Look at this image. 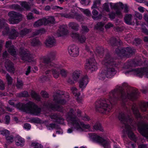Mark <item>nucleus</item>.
Returning <instances> with one entry per match:
<instances>
[{
	"label": "nucleus",
	"mask_w": 148,
	"mask_h": 148,
	"mask_svg": "<svg viewBox=\"0 0 148 148\" xmlns=\"http://www.w3.org/2000/svg\"><path fill=\"white\" fill-rule=\"evenodd\" d=\"M130 72H134L137 76L142 77L144 75L146 77L148 78V66L140 68L131 69Z\"/></svg>",
	"instance_id": "nucleus-8"
},
{
	"label": "nucleus",
	"mask_w": 148,
	"mask_h": 148,
	"mask_svg": "<svg viewBox=\"0 0 148 148\" xmlns=\"http://www.w3.org/2000/svg\"><path fill=\"white\" fill-rule=\"evenodd\" d=\"M81 71L79 70H75V71L73 74L72 77L74 80L76 81L79 78Z\"/></svg>",
	"instance_id": "nucleus-37"
},
{
	"label": "nucleus",
	"mask_w": 148,
	"mask_h": 148,
	"mask_svg": "<svg viewBox=\"0 0 148 148\" xmlns=\"http://www.w3.org/2000/svg\"><path fill=\"white\" fill-rule=\"evenodd\" d=\"M108 15L110 19H113L115 18L116 14L114 12H112L110 13Z\"/></svg>",
	"instance_id": "nucleus-62"
},
{
	"label": "nucleus",
	"mask_w": 148,
	"mask_h": 148,
	"mask_svg": "<svg viewBox=\"0 0 148 148\" xmlns=\"http://www.w3.org/2000/svg\"><path fill=\"white\" fill-rule=\"evenodd\" d=\"M132 109L133 112L134 114L136 117L139 118L140 116L139 110L135 104L134 103L132 105Z\"/></svg>",
	"instance_id": "nucleus-30"
},
{
	"label": "nucleus",
	"mask_w": 148,
	"mask_h": 148,
	"mask_svg": "<svg viewBox=\"0 0 148 148\" xmlns=\"http://www.w3.org/2000/svg\"><path fill=\"white\" fill-rule=\"evenodd\" d=\"M101 3L100 0H96L94 2L93 5L92 7V8H95L97 7V5H99Z\"/></svg>",
	"instance_id": "nucleus-56"
},
{
	"label": "nucleus",
	"mask_w": 148,
	"mask_h": 148,
	"mask_svg": "<svg viewBox=\"0 0 148 148\" xmlns=\"http://www.w3.org/2000/svg\"><path fill=\"white\" fill-rule=\"evenodd\" d=\"M44 18L40 19L35 22L34 25L35 27H38L43 25H45V21H44Z\"/></svg>",
	"instance_id": "nucleus-38"
},
{
	"label": "nucleus",
	"mask_w": 148,
	"mask_h": 148,
	"mask_svg": "<svg viewBox=\"0 0 148 148\" xmlns=\"http://www.w3.org/2000/svg\"><path fill=\"white\" fill-rule=\"evenodd\" d=\"M106 73L104 70L103 71H102L101 72H100L99 74V79L104 80L106 77Z\"/></svg>",
	"instance_id": "nucleus-49"
},
{
	"label": "nucleus",
	"mask_w": 148,
	"mask_h": 148,
	"mask_svg": "<svg viewBox=\"0 0 148 148\" xmlns=\"http://www.w3.org/2000/svg\"><path fill=\"white\" fill-rule=\"evenodd\" d=\"M71 35L73 38L78 40L80 43L84 42L86 40V38L84 36L80 35L77 33H72Z\"/></svg>",
	"instance_id": "nucleus-20"
},
{
	"label": "nucleus",
	"mask_w": 148,
	"mask_h": 148,
	"mask_svg": "<svg viewBox=\"0 0 148 148\" xmlns=\"http://www.w3.org/2000/svg\"><path fill=\"white\" fill-rule=\"evenodd\" d=\"M69 26L75 31H77L79 29V25L76 23L71 22L69 24Z\"/></svg>",
	"instance_id": "nucleus-39"
},
{
	"label": "nucleus",
	"mask_w": 148,
	"mask_h": 148,
	"mask_svg": "<svg viewBox=\"0 0 148 148\" xmlns=\"http://www.w3.org/2000/svg\"><path fill=\"white\" fill-rule=\"evenodd\" d=\"M23 127L25 129L29 130L31 129V126L29 124L26 123L24 124Z\"/></svg>",
	"instance_id": "nucleus-64"
},
{
	"label": "nucleus",
	"mask_w": 148,
	"mask_h": 148,
	"mask_svg": "<svg viewBox=\"0 0 148 148\" xmlns=\"http://www.w3.org/2000/svg\"><path fill=\"white\" fill-rule=\"evenodd\" d=\"M14 139L16 145L23 146L24 145V140L19 135H16L14 137Z\"/></svg>",
	"instance_id": "nucleus-22"
},
{
	"label": "nucleus",
	"mask_w": 148,
	"mask_h": 148,
	"mask_svg": "<svg viewBox=\"0 0 148 148\" xmlns=\"http://www.w3.org/2000/svg\"><path fill=\"white\" fill-rule=\"evenodd\" d=\"M109 43L112 46L121 45L122 44V42L121 40H118L114 38H110Z\"/></svg>",
	"instance_id": "nucleus-23"
},
{
	"label": "nucleus",
	"mask_w": 148,
	"mask_h": 148,
	"mask_svg": "<svg viewBox=\"0 0 148 148\" xmlns=\"http://www.w3.org/2000/svg\"><path fill=\"white\" fill-rule=\"evenodd\" d=\"M103 10L106 12H109L110 11L109 6L107 3H105L103 5Z\"/></svg>",
	"instance_id": "nucleus-59"
},
{
	"label": "nucleus",
	"mask_w": 148,
	"mask_h": 148,
	"mask_svg": "<svg viewBox=\"0 0 148 148\" xmlns=\"http://www.w3.org/2000/svg\"><path fill=\"white\" fill-rule=\"evenodd\" d=\"M8 34L10 39H14L18 36V33L16 29H13L8 33Z\"/></svg>",
	"instance_id": "nucleus-26"
},
{
	"label": "nucleus",
	"mask_w": 148,
	"mask_h": 148,
	"mask_svg": "<svg viewBox=\"0 0 148 148\" xmlns=\"http://www.w3.org/2000/svg\"><path fill=\"white\" fill-rule=\"evenodd\" d=\"M61 17L71 18L72 14H66V13H61L60 14Z\"/></svg>",
	"instance_id": "nucleus-53"
},
{
	"label": "nucleus",
	"mask_w": 148,
	"mask_h": 148,
	"mask_svg": "<svg viewBox=\"0 0 148 148\" xmlns=\"http://www.w3.org/2000/svg\"><path fill=\"white\" fill-rule=\"evenodd\" d=\"M140 93L136 88L130 86V100L134 101L138 98Z\"/></svg>",
	"instance_id": "nucleus-17"
},
{
	"label": "nucleus",
	"mask_w": 148,
	"mask_h": 148,
	"mask_svg": "<svg viewBox=\"0 0 148 148\" xmlns=\"http://www.w3.org/2000/svg\"><path fill=\"white\" fill-rule=\"evenodd\" d=\"M31 96L32 98L38 101H40L41 98L40 96L34 91H32L31 93Z\"/></svg>",
	"instance_id": "nucleus-40"
},
{
	"label": "nucleus",
	"mask_w": 148,
	"mask_h": 148,
	"mask_svg": "<svg viewBox=\"0 0 148 148\" xmlns=\"http://www.w3.org/2000/svg\"><path fill=\"white\" fill-rule=\"evenodd\" d=\"M130 62H127L124 64L123 67V69H127V70L126 71L123 72V73L126 75L130 73Z\"/></svg>",
	"instance_id": "nucleus-42"
},
{
	"label": "nucleus",
	"mask_w": 148,
	"mask_h": 148,
	"mask_svg": "<svg viewBox=\"0 0 148 148\" xmlns=\"http://www.w3.org/2000/svg\"><path fill=\"white\" fill-rule=\"evenodd\" d=\"M22 6L27 10L30 9V7L28 3L26 1L23 2L21 3Z\"/></svg>",
	"instance_id": "nucleus-51"
},
{
	"label": "nucleus",
	"mask_w": 148,
	"mask_h": 148,
	"mask_svg": "<svg viewBox=\"0 0 148 148\" xmlns=\"http://www.w3.org/2000/svg\"><path fill=\"white\" fill-rule=\"evenodd\" d=\"M129 93V86L127 83H124L122 86H117L109 93L107 100L105 98H101L97 101L95 104V109L97 111L108 114L118 100L121 101L123 110L119 112L118 117L123 124V140L125 145L127 148L130 147Z\"/></svg>",
	"instance_id": "nucleus-1"
},
{
	"label": "nucleus",
	"mask_w": 148,
	"mask_h": 148,
	"mask_svg": "<svg viewBox=\"0 0 148 148\" xmlns=\"http://www.w3.org/2000/svg\"><path fill=\"white\" fill-rule=\"evenodd\" d=\"M64 95L63 92L60 91L57 92L56 95H54L53 101L56 103L54 104L53 103L47 101L45 106L47 107L51 108L53 110H57L61 112H64V109L62 106L59 105V104L64 105L66 102V101L64 99H62V96Z\"/></svg>",
	"instance_id": "nucleus-6"
},
{
	"label": "nucleus",
	"mask_w": 148,
	"mask_h": 148,
	"mask_svg": "<svg viewBox=\"0 0 148 148\" xmlns=\"http://www.w3.org/2000/svg\"><path fill=\"white\" fill-rule=\"evenodd\" d=\"M138 129L141 134L148 139V124L141 123L138 126Z\"/></svg>",
	"instance_id": "nucleus-14"
},
{
	"label": "nucleus",
	"mask_w": 148,
	"mask_h": 148,
	"mask_svg": "<svg viewBox=\"0 0 148 148\" xmlns=\"http://www.w3.org/2000/svg\"><path fill=\"white\" fill-rule=\"evenodd\" d=\"M66 117L67 121L77 130L83 131V129L81 126L86 129L90 128L89 124H85L80 121L79 119L77 117L73 109H70L69 112L66 114Z\"/></svg>",
	"instance_id": "nucleus-5"
},
{
	"label": "nucleus",
	"mask_w": 148,
	"mask_h": 148,
	"mask_svg": "<svg viewBox=\"0 0 148 148\" xmlns=\"http://www.w3.org/2000/svg\"><path fill=\"white\" fill-rule=\"evenodd\" d=\"M41 94L43 97L48 98L49 96L48 94L45 91H42L41 92Z\"/></svg>",
	"instance_id": "nucleus-63"
},
{
	"label": "nucleus",
	"mask_w": 148,
	"mask_h": 148,
	"mask_svg": "<svg viewBox=\"0 0 148 148\" xmlns=\"http://www.w3.org/2000/svg\"><path fill=\"white\" fill-rule=\"evenodd\" d=\"M23 83L22 80L17 78L16 86L18 89H22L23 88Z\"/></svg>",
	"instance_id": "nucleus-44"
},
{
	"label": "nucleus",
	"mask_w": 148,
	"mask_h": 148,
	"mask_svg": "<svg viewBox=\"0 0 148 148\" xmlns=\"http://www.w3.org/2000/svg\"><path fill=\"white\" fill-rule=\"evenodd\" d=\"M67 26L66 25H62L60 26L58 30L59 32L58 36H61L62 35L67 34L68 32V31L66 29Z\"/></svg>",
	"instance_id": "nucleus-24"
},
{
	"label": "nucleus",
	"mask_w": 148,
	"mask_h": 148,
	"mask_svg": "<svg viewBox=\"0 0 148 148\" xmlns=\"http://www.w3.org/2000/svg\"><path fill=\"white\" fill-rule=\"evenodd\" d=\"M10 133V131L7 130H4L1 131V134L4 136H5V137L9 135Z\"/></svg>",
	"instance_id": "nucleus-54"
},
{
	"label": "nucleus",
	"mask_w": 148,
	"mask_h": 148,
	"mask_svg": "<svg viewBox=\"0 0 148 148\" xmlns=\"http://www.w3.org/2000/svg\"><path fill=\"white\" fill-rule=\"evenodd\" d=\"M68 50L69 55L72 57H76L79 54V48L75 45H73L69 46Z\"/></svg>",
	"instance_id": "nucleus-15"
},
{
	"label": "nucleus",
	"mask_w": 148,
	"mask_h": 148,
	"mask_svg": "<svg viewBox=\"0 0 148 148\" xmlns=\"http://www.w3.org/2000/svg\"><path fill=\"white\" fill-rule=\"evenodd\" d=\"M5 66L8 71L13 72L15 70L14 64L10 60H6Z\"/></svg>",
	"instance_id": "nucleus-21"
},
{
	"label": "nucleus",
	"mask_w": 148,
	"mask_h": 148,
	"mask_svg": "<svg viewBox=\"0 0 148 148\" xmlns=\"http://www.w3.org/2000/svg\"><path fill=\"white\" fill-rule=\"evenodd\" d=\"M12 42L11 41H8L6 42L5 47L8 48V52L12 56H14L16 55V48L14 46L12 45Z\"/></svg>",
	"instance_id": "nucleus-18"
},
{
	"label": "nucleus",
	"mask_w": 148,
	"mask_h": 148,
	"mask_svg": "<svg viewBox=\"0 0 148 148\" xmlns=\"http://www.w3.org/2000/svg\"><path fill=\"white\" fill-rule=\"evenodd\" d=\"M132 119H131L130 118V123L131 122H132ZM132 125L130 123V130H131V129H133V130H134L135 129V127L136 126V124H134L132 126V127H131V126ZM130 139H131L132 140L135 142H136V141L137 140V138L135 136V135L134 134V133L131 130H130Z\"/></svg>",
	"instance_id": "nucleus-25"
},
{
	"label": "nucleus",
	"mask_w": 148,
	"mask_h": 148,
	"mask_svg": "<svg viewBox=\"0 0 148 148\" xmlns=\"http://www.w3.org/2000/svg\"><path fill=\"white\" fill-rule=\"evenodd\" d=\"M104 25V23L103 22H98L95 25V27L96 29L102 31L103 30V27Z\"/></svg>",
	"instance_id": "nucleus-43"
},
{
	"label": "nucleus",
	"mask_w": 148,
	"mask_h": 148,
	"mask_svg": "<svg viewBox=\"0 0 148 148\" xmlns=\"http://www.w3.org/2000/svg\"><path fill=\"white\" fill-rule=\"evenodd\" d=\"M50 118L54 119L55 122L58 124H62L63 123L64 119L59 114H55L50 116Z\"/></svg>",
	"instance_id": "nucleus-19"
},
{
	"label": "nucleus",
	"mask_w": 148,
	"mask_h": 148,
	"mask_svg": "<svg viewBox=\"0 0 148 148\" xmlns=\"http://www.w3.org/2000/svg\"><path fill=\"white\" fill-rule=\"evenodd\" d=\"M90 137L94 142L101 144L104 148H110L108 139H105L95 133L90 134Z\"/></svg>",
	"instance_id": "nucleus-7"
},
{
	"label": "nucleus",
	"mask_w": 148,
	"mask_h": 148,
	"mask_svg": "<svg viewBox=\"0 0 148 148\" xmlns=\"http://www.w3.org/2000/svg\"><path fill=\"white\" fill-rule=\"evenodd\" d=\"M92 14L94 16H92V18L94 20H99L101 19L102 18V15L101 14H99L97 16H97L98 14V12L95 9H93L92 12Z\"/></svg>",
	"instance_id": "nucleus-31"
},
{
	"label": "nucleus",
	"mask_w": 148,
	"mask_h": 148,
	"mask_svg": "<svg viewBox=\"0 0 148 148\" xmlns=\"http://www.w3.org/2000/svg\"><path fill=\"white\" fill-rule=\"evenodd\" d=\"M40 42L37 38H34L31 41V44L33 46H36L39 45Z\"/></svg>",
	"instance_id": "nucleus-48"
},
{
	"label": "nucleus",
	"mask_w": 148,
	"mask_h": 148,
	"mask_svg": "<svg viewBox=\"0 0 148 148\" xmlns=\"http://www.w3.org/2000/svg\"><path fill=\"white\" fill-rule=\"evenodd\" d=\"M19 54L22 60L29 62L32 59V55L27 49L21 47L19 49Z\"/></svg>",
	"instance_id": "nucleus-12"
},
{
	"label": "nucleus",
	"mask_w": 148,
	"mask_h": 148,
	"mask_svg": "<svg viewBox=\"0 0 148 148\" xmlns=\"http://www.w3.org/2000/svg\"><path fill=\"white\" fill-rule=\"evenodd\" d=\"M113 8L115 10H116V14L117 16H120L122 15V13L120 8L123 9H124V12L127 13L128 11V7L126 4H123L121 2H119L114 4L113 7Z\"/></svg>",
	"instance_id": "nucleus-10"
},
{
	"label": "nucleus",
	"mask_w": 148,
	"mask_h": 148,
	"mask_svg": "<svg viewBox=\"0 0 148 148\" xmlns=\"http://www.w3.org/2000/svg\"><path fill=\"white\" fill-rule=\"evenodd\" d=\"M45 25L54 24L55 23V19L53 16L49 17L48 18H44Z\"/></svg>",
	"instance_id": "nucleus-29"
},
{
	"label": "nucleus",
	"mask_w": 148,
	"mask_h": 148,
	"mask_svg": "<svg viewBox=\"0 0 148 148\" xmlns=\"http://www.w3.org/2000/svg\"><path fill=\"white\" fill-rule=\"evenodd\" d=\"M104 49L102 47H97L96 50V52L97 55L100 58H102L104 55Z\"/></svg>",
	"instance_id": "nucleus-35"
},
{
	"label": "nucleus",
	"mask_w": 148,
	"mask_h": 148,
	"mask_svg": "<svg viewBox=\"0 0 148 148\" xmlns=\"http://www.w3.org/2000/svg\"><path fill=\"white\" fill-rule=\"evenodd\" d=\"M147 107H148V102H141V103L140 108L142 112H146Z\"/></svg>",
	"instance_id": "nucleus-41"
},
{
	"label": "nucleus",
	"mask_w": 148,
	"mask_h": 148,
	"mask_svg": "<svg viewBox=\"0 0 148 148\" xmlns=\"http://www.w3.org/2000/svg\"><path fill=\"white\" fill-rule=\"evenodd\" d=\"M93 128L94 131H95L99 130L100 131L102 132L103 131L101 125L98 122L96 123L93 126Z\"/></svg>",
	"instance_id": "nucleus-36"
},
{
	"label": "nucleus",
	"mask_w": 148,
	"mask_h": 148,
	"mask_svg": "<svg viewBox=\"0 0 148 148\" xmlns=\"http://www.w3.org/2000/svg\"><path fill=\"white\" fill-rule=\"evenodd\" d=\"M31 146L34 148H43V146L40 143L38 142H32L31 145Z\"/></svg>",
	"instance_id": "nucleus-45"
},
{
	"label": "nucleus",
	"mask_w": 148,
	"mask_h": 148,
	"mask_svg": "<svg viewBox=\"0 0 148 148\" xmlns=\"http://www.w3.org/2000/svg\"><path fill=\"white\" fill-rule=\"evenodd\" d=\"M142 32L145 34L148 35V29L145 26H143L141 28Z\"/></svg>",
	"instance_id": "nucleus-61"
},
{
	"label": "nucleus",
	"mask_w": 148,
	"mask_h": 148,
	"mask_svg": "<svg viewBox=\"0 0 148 148\" xmlns=\"http://www.w3.org/2000/svg\"><path fill=\"white\" fill-rule=\"evenodd\" d=\"M32 29H27V28H24L20 30L18 33V34L20 37H23L27 34H28L29 33L31 32Z\"/></svg>",
	"instance_id": "nucleus-28"
},
{
	"label": "nucleus",
	"mask_w": 148,
	"mask_h": 148,
	"mask_svg": "<svg viewBox=\"0 0 148 148\" xmlns=\"http://www.w3.org/2000/svg\"><path fill=\"white\" fill-rule=\"evenodd\" d=\"M6 77L8 84H11L12 83V79L11 77L8 74H6Z\"/></svg>",
	"instance_id": "nucleus-57"
},
{
	"label": "nucleus",
	"mask_w": 148,
	"mask_h": 148,
	"mask_svg": "<svg viewBox=\"0 0 148 148\" xmlns=\"http://www.w3.org/2000/svg\"><path fill=\"white\" fill-rule=\"evenodd\" d=\"M55 42V40L53 38L49 37L45 41V45L47 46L51 47L54 45Z\"/></svg>",
	"instance_id": "nucleus-27"
},
{
	"label": "nucleus",
	"mask_w": 148,
	"mask_h": 148,
	"mask_svg": "<svg viewBox=\"0 0 148 148\" xmlns=\"http://www.w3.org/2000/svg\"><path fill=\"white\" fill-rule=\"evenodd\" d=\"M48 127H50L52 129L56 128V129H58L60 128V127L58 125H56V124L55 123H51L50 124Z\"/></svg>",
	"instance_id": "nucleus-58"
},
{
	"label": "nucleus",
	"mask_w": 148,
	"mask_h": 148,
	"mask_svg": "<svg viewBox=\"0 0 148 148\" xmlns=\"http://www.w3.org/2000/svg\"><path fill=\"white\" fill-rule=\"evenodd\" d=\"M72 93L75 97H79L80 93L79 92H77V89L75 87H73L71 89Z\"/></svg>",
	"instance_id": "nucleus-50"
},
{
	"label": "nucleus",
	"mask_w": 148,
	"mask_h": 148,
	"mask_svg": "<svg viewBox=\"0 0 148 148\" xmlns=\"http://www.w3.org/2000/svg\"><path fill=\"white\" fill-rule=\"evenodd\" d=\"M28 92L26 91H24L20 93L17 94V96L19 97H25L28 96Z\"/></svg>",
	"instance_id": "nucleus-47"
},
{
	"label": "nucleus",
	"mask_w": 148,
	"mask_h": 148,
	"mask_svg": "<svg viewBox=\"0 0 148 148\" xmlns=\"http://www.w3.org/2000/svg\"><path fill=\"white\" fill-rule=\"evenodd\" d=\"M45 32V30L43 29H41L36 31L34 32L33 35L34 36L37 35L39 34H42Z\"/></svg>",
	"instance_id": "nucleus-52"
},
{
	"label": "nucleus",
	"mask_w": 148,
	"mask_h": 148,
	"mask_svg": "<svg viewBox=\"0 0 148 148\" xmlns=\"http://www.w3.org/2000/svg\"><path fill=\"white\" fill-rule=\"evenodd\" d=\"M14 137L12 136H8L6 137V139L8 143H12L14 140Z\"/></svg>",
	"instance_id": "nucleus-55"
},
{
	"label": "nucleus",
	"mask_w": 148,
	"mask_h": 148,
	"mask_svg": "<svg viewBox=\"0 0 148 148\" xmlns=\"http://www.w3.org/2000/svg\"><path fill=\"white\" fill-rule=\"evenodd\" d=\"M125 22L127 24H130V14H126L124 17Z\"/></svg>",
	"instance_id": "nucleus-60"
},
{
	"label": "nucleus",
	"mask_w": 148,
	"mask_h": 148,
	"mask_svg": "<svg viewBox=\"0 0 148 148\" xmlns=\"http://www.w3.org/2000/svg\"><path fill=\"white\" fill-rule=\"evenodd\" d=\"M142 64V62L140 61H137L134 59L131 62L130 61V66L136 67L139 66H140Z\"/></svg>",
	"instance_id": "nucleus-33"
},
{
	"label": "nucleus",
	"mask_w": 148,
	"mask_h": 148,
	"mask_svg": "<svg viewBox=\"0 0 148 148\" xmlns=\"http://www.w3.org/2000/svg\"><path fill=\"white\" fill-rule=\"evenodd\" d=\"M142 41V40L140 39L137 38L134 39L132 43L133 45H134L137 46L139 45L141 43Z\"/></svg>",
	"instance_id": "nucleus-46"
},
{
	"label": "nucleus",
	"mask_w": 148,
	"mask_h": 148,
	"mask_svg": "<svg viewBox=\"0 0 148 148\" xmlns=\"http://www.w3.org/2000/svg\"><path fill=\"white\" fill-rule=\"evenodd\" d=\"M71 18H75L79 21H81L83 20L82 15L77 13L72 14Z\"/></svg>",
	"instance_id": "nucleus-32"
},
{
	"label": "nucleus",
	"mask_w": 148,
	"mask_h": 148,
	"mask_svg": "<svg viewBox=\"0 0 148 148\" xmlns=\"http://www.w3.org/2000/svg\"><path fill=\"white\" fill-rule=\"evenodd\" d=\"M102 64L106 67L104 70L106 77H112L116 73L114 67H117L119 63L114 60L110 55L107 54L106 56L102 62Z\"/></svg>",
	"instance_id": "nucleus-4"
},
{
	"label": "nucleus",
	"mask_w": 148,
	"mask_h": 148,
	"mask_svg": "<svg viewBox=\"0 0 148 148\" xmlns=\"http://www.w3.org/2000/svg\"><path fill=\"white\" fill-rule=\"evenodd\" d=\"M10 7L12 9H14L19 11H22L24 10V8L17 4H13L10 5Z\"/></svg>",
	"instance_id": "nucleus-34"
},
{
	"label": "nucleus",
	"mask_w": 148,
	"mask_h": 148,
	"mask_svg": "<svg viewBox=\"0 0 148 148\" xmlns=\"http://www.w3.org/2000/svg\"><path fill=\"white\" fill-rule=\"evenodd\" d=\"M55 52L52 51L50 52L47 56L43 58L42 63L40 64L41 68L45 69V70L46 69H51V70L48 69L45 71V73L47 75L43 76L42 78V80L43 81L49 80L50 75H47V74L51 73H52L53 77L55 78H58L59 77L60 71V74L62 76L66 77L68 73L67 71L64 69H61L58 65L54 64L51 62L55 59Z\"/></svg>",
	"instance_id": "nucleus-2"
},
{
	"label": "nucleus",
	"mask_w": 148,
	"mask_h": 148,
	"mask_svg": "<svg viewBox=\"0 0 148 148\" xmlns=\"http://www.w3.org/2000/svg\"><path fill=\"white\" fill-rule=\"evenodd\" d=\"M89 80L87 75L83 76L79 81V87L82 90L85 88L89 82Z\"/></svg>",
	"instance_id": "nucleus-16"
},
{
	"label": "nucleus",
	"mask_w": 148,
	"mask_h": 148,
	"mask_svg": "<svg viewBox=\"0 0 148 148\" xmlns=\"http://www.w3.org/2000/svg\"><path fill=\"white\" fill-rule=\"evenodd\" d=\"M10 18L9 21L10 24H14L18 23L22 20V15L21 14L15 12H10Z\"/></svg>",
	"instance_id": "nucleus-9"
},
{
	"label": "nucleus",
	"mask_w": 148,
	"mask_h": 148,
	"mask_svg": "<svg viewBox=\"0 0 148 148\" xmlns=\"http://www.w3.org/2000/svg\"><path fill=\"white\" fill-rule=\"evenodd\" d=\"M85 67L92 72L96 71L98 69L97 64L94 58H90L86 60Z\"/></svg>",
	"instance_id": "nucleus-11"
},
{
	"label": "nucleus",
	"mask_w": 148,
	"mask_h": 148,
	"mask_svg": "<svg viewBox=\"0 0 148 148\" xmlns=\"http://www.w3.org/2000/svg\"><path fill=\"white\" fill-rule=\"evenodd\" d=\"M9 103L24 112L30 113L34 115H38L41 111V108L32 101H29L26 104L19 103L15 105L14 100H10Z\"/></svg>",
	"instance_id": "nucleus-3"
},
{
	"label": "nucleus",
	"mask_w": 148,
	"mask_h": 148,
	"mask_svg": "<svg viewBox=\"0 0 148 148\" xmlns=\"http://www.w3.org/2000/svg\"><path fill=\"white\" fill-rule=\"evenodd\" d=\"M115 53L121 58L129 57L130 55V47H123L120 49L119 48L116 49H115Z\"/></svg>",
	"instance_id": "nucleus-13"
}]
</instances>
